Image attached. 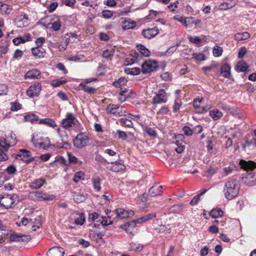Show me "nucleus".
<instances>
[{
  "label": "nucleus",
  "mask_w": 256,
  "mask_h": 256,
  "mask_svg": "<svg viewBox=\"0 0 256 256\" xmlns=\"http://www.w3.org/2000/svg\"><path fill=\"white\" fill-rule=\"evenodd\" d=\"M85 221V218L83 214H81L75 220L74 223L77 225H82Z\"/></svg>",
  "instance_id": "59"
},
{
  "label": "nucleus",
  "mask_w": 256,
  "mask_h": 256,
  "mask_svg": "<svg viewBox=\"0 0 256 256\" xmlns=\"http://www.w3.org/2000/svg\"><path fill=\"white\" fill-rule=\"evenodd\" d=\"M181 106H182V102H180V100H176L174 105V106H173V112H178L180 110Z\"/></svg>",
  "instance_id": "63"
},
{
  "label": "nucleus",
  "mask_w": 256,
  "mask_h": 256,
  "mask_svg": "<svg viewBox=\"0 0 256 256\" xmlns=\"http://www.w3.org/2000/svg\"><path fill=\"white\" fill-rule=\"evenodd\" d=\"M162 190L163 186H158L157 184H154L149 189V196H158L162 192Z\"/></svg>",
  "instance_id": "19"
},
{
  "label": "nucleus",
  "mask_w": 256,
  "mask_h": 256,
  "mask_svg": "<svg viewBox=\"0 0 256 256\" xmlns=\"http://www.w3.org/2000/svg\"><path fill=\"white\" fill-rule=\"evenodd\" d=\"M86 199V196L80 192H76L74 194V200L76 203L83 202Z\"/></svg>",
  "instance_id": "35"
},
{
  "label": "nucleus",
  "mask_w": 256,
  "mask_h": 256,
  "mask_svg": "<svg viewBox=\"0 0 256 256\" xmlns=\"http://www.w3.org/2000/svg\"><path fill=\"white\" fill-rule=\"evenodd\" d=\"M146 132L150 136L156 137V136L157 134L156 130L154 128H146Z\"/></svg>",
  "instance_id": "62"
},
{
  "label": "nucleus",
  "mask_w": 256,
  "mask_h": 256,
  "mask_svg": "<svg viewBox=\"0 0 256 256\" xmlns=\"http://www.w3.org/2000/svg\"><path fill=\"white\" fill-rule=\"evenodd\" d=\"M250 34L248 32H238L234 35V39L236 40H246L250 38Z\"/></svg>",
  "instance_id": "30"
},
{
  "label": "nucleus",
  "mask_w": 256,
  "mask_h": 256,
  "mask_svg": "<svg viewBox=\"0 0 256 256\" xmlns=\"http://www.w3.org/2000/svg\"><path fill=\"white\" fill-rule=\"evenodd\" d=\"M113 166L110 168V170L112 172H118L124 170L125 166L120 162H112Z\"/></svg>",
  "instance_id": "29"
},
{
  "label": "nucleus",
  "mask_w": 256,
  "mask_h": 256,
  "mask_svg": "<svg viewBox=\"0 0 256 256\" xmlns=\"http://www.w3.org/2000/svg\"><path fill=\"white\" fill-rule=\"evenodd\" d=\"M255 140H254L249 141L248 140H246L245 141V143L242 145V148L246 150L247 148L254 147L255 145Z\"/></svg>",
  "instance_id": "55"
},
{
  "label": "nucleus",
  "mask_w": 256,
  "mask_h": 256,
  "mask_svg": "<svg viewBox=\"0 0 256 256\" xmlns=\"http://www.w3.org/2000/svg\"><path fill=\"white\" fill-rule=\"evenodd\" d=\"M12 10V6L10 5L5 4L2 8V9L0 10V12L2 14H8Z\"/></svg>",
  "instance_id": "61"
},
{
  "label": "nucleus",
  "mask_w": 256,
  "mask_h": 256,
  "mask_svg": "<svg viewBox=\"0 0 256 256\" xmlns=\"http://www.w3.org/2000/svg\"><path fill=\"white\" fill-rule=\"evenodd\" d=\"M119 94L120 96L119 98V100L121 102H124L128 98L130 97V92L126 88H124V90H120Z\"/></svg>",
  "instance_id": "39"
},
{
  "label": "nucleus",
  "mask_w": 256,
  "mask_h": 256,
  "mask_svg": "<svg viewBox=\"0 0 256 256\" xmlns=\"http://www.w3.org/2000/svg\"><path fill=\"white\" fill-rule=\"evenodd\" d=\"M114 51L113 49L111 50H106L103 52L102 56L103 58L111 59L114 56Z\"/></svg>",
  "instance_id": "47"
},
{
  "label": "nucleus",
  "mask_w": 256,
  "mask_h": 256,
  "mask_svg": "<svg viewBox=\"0 0 256 256\" xmlns=\"http://www.w3.org/2000/svg\"><path fill=\"white\" fill-rule=\"evenodd\" d=\"M32 142L36 148L48 150L52 145L50 144V140L48 138H40V139H35L34 136L32 138Z\"/></svg>",
  "instance_id": "6"
},
{
  "label": "nucleus",
  "mask_w": 256,
  "mask_h": 256,
  "mask_svg": "<svg viewBox=\"0 0 256 256\" xmlns=\"http://www.w3.org/2000/svg\"><path fill=\"white\" fill-rule=\"evenodd\" d=\"M175 143L178 146V147L175 148V150L178 154L182 153L184 149V146L182 144V143H180L178 140H176Z\"/></svg>",
  "instance_id": "60"
},
{
  "label": "nucleus",
  "mask_w": 256,
  "mask_h": 256,
  "mask_svg": "<svg viewBox=\"0 0 256 256\" xmlns=\"http://www.w3.org/2000/svg\"><path fill=\"white\" fill-rule=\"evenodd\" d=\"M24 120L26 122H29L31 123H36L38 121V118L33 114H28L24 116Z\"/></svg>",
  "instance_id": "33"
},
{
  "label": "nucleus",
  "mask_w": 256,
  "mask_h": 256,
  "mask_svg": "<svg viewBox=\"0 0 256 256\" xmlns=\"http://www.w3.org/2000/svg\"><path fill=\"white\" fill-rule=\"evenodd\" d=\"M78 122V120L76 119L72 113H67L66 118L62 120V126L65 129L74 126Z\"/></svg>",
  "instance_id": "5"
},
{
  "label": "nucleus",
  "mask_w": 256,
  "mask_h": 256,
  "mask_svg": "<svg viewBox=\"0 0 256 256\" xmlns=\"http://www.w3.org/2000/svg\"><path fill=\"white\" fill-rule=\"evenodd\" d=\"M10 146V144L5 138H0V161H4L8 159L5 152L8 151Z\"/></svg>",
  "instance_id": "7"
},
{
  "label": "nucleus",
  "mask_w": 256,
  "mask_h": 256,
  "mask_svg": "<svg viewBox=\"0 0 256 256\" xmlns=\"http://www.w3.org/2000/svg\"><path fill=\"white\" fill-rule=\"evenodd\" d=\"M239 190L238 180L236 178L229 179L224 188V196L227 200H231L238 194Z\"/></svg>",
  "instance_id": "1"
},
{
  "label": "nucleus",
  "mask_w": 256,
  "mask_h": 256,
  "mask_svg": "<svg viewBox=\"0 0 256 256\" xmlns=\"http://www.w3.org/2000/svg\"><path fill=\"white\" fill-rule=\"evenodd\" d=\"M128 82L127 80L124 78H120L118 80H115L112 84V85L116 88H120L121 90H124L123 88L126 85Z\"/></svg>",
  "instance_id": "22"
},
{
  "label": "nucleus",
  "mask_w": 256,
  "mask_h": 256,
  "mask_svg": "<svg viewBox=\"0 0 256 256\" xmlns=\"http://www.w3.org/2000/svg\"><path fill=\"white\" fill-rule=\"evenodd\" d=\"M120 107V106L119 105L110 104L106 107V110L108 113L116 114L117 113L119 114V112H118V110Z\"/></svg>",
  "instance_id": "31"
},
{
  "label": "nucleus",
  "mask_w": 256,
  "mask_h": 256,
  "mask_svg": "<svg viewBox=\"0 0 256 256\" xmlns=\"http://www.w3.org/2000/svg\"><path fill=\"white\" fill-rule=\"evenodd\" d=\"M11 108L10 110L12 111H17L22 108V104H20L18 102H14L10 103Z\"/></svg>",
  "instance_id": "53"
},
{
  "label": "nucleus",
  "mask_w": 256,
  "mask_h": 256,
  "mask_svg": "<svg viewBox=\"0 0 256 256\" xmlns=\"http://www.w3.org/2000/svg\"><path fill=\"white\" fill-rule=\"evenodd\" d=\"M32 52L34 56L42 58L44 56L45 50L42 46H36L32 48Z\"/></svg>",
  "instance_id": "24"
},
{
  "label": "nucleus",
  "mask_w": 256,
  "mask_h": 256,
  "mask_svg": "<svg viewBox=\"0 0 256 256\" xmlns=\"http://www.w3.org/2000/svg\"><path fill=\"white\" fill-rule=\"evenodd\" d=\"M230 65L224 64L221 66L220 73L224 78H228L230 76Z\"/></svg>",
  "instance_id": "25"
},
{
  "label": "nucleus",
  "mask_w": 256,
  "mask_h": 256,
  "mask_svg": "<svg viewBox=\"0 0 256 256\" xmlns=\"http://www.w3.org/2000/svg\"><path fill=\"white\" fill-rule=\"evenodd\" d=\"M210 114L214 120H217L222 116V113L217 109L210 111Z\"/></svg>",
  "instance_id": "44"
},
{
  "label": "nucleus",
  "mask_w": 256,
  "mask_h": 256,
  "mask_svg": "<svg viewBox=\"0 0 256 256\" xmlns=\"http://www.w3.org/2000/svg\"><path fill=\"white\" fill-rule=\"evenodd\" d=\"M42 85L40 82H36L30 86L26 91V94L30 98L38 96L41 91Z\"/></svg>",
  "instance_id": "10"
},
{
  "label": "nucleus",
  "mask_w": 256,
  "mask_h": 256,
  "mask_svg": "<svg viewBox=\"0 0 256 256\" xmlns=\"http://www.w3.org/2000/svg\"><path fill=\"white\" fill-rule=\"evenodd\" d=\"M85 174H84L80 171L76 172L75 174L74 175V178H73V181L74 182H78L80 180H83L84 178Z\"/></svg>",
  "instance_id": "45"
},
{
  "label": "nucleus",
  "mask_w": 256,
  "mask_h": 256,
  "mask_svg": "<svg viewBox=\"0 0 256 256\" xmlns=\"http://www.w3.org/2000/svg\"><path fill=\"white\" fill-rule=\"evenodd\" d=\"M80 86L84 92L89 94H94L96 91V88L88 86L85 84H82V83L80 84Z\"/></svg>",
  "instance_id": "36"
},
{
  "label": "nucleus",
  "mask_w": 256,
  "mask_h": 256,
  "mask_svg": "<svg viewBox=\"0 0 256 256\" xmlns=\"http://www.w3.org/2000/svg\"><path fill=\"white\" fill-rule=\"evenodd\" d=\"M168 100L166 94L164 90H160L156 96L152 98V104H159L166 103Z\"/></svg>",
  "instance_id": "11"
},
{
  "label": "nucleus",
  "mask_w": 256,
  "mask_h": 256,
  "mask_svg": "<svg viewBox=\"0 0 256 256\" xmlns=\"http://www.w3.org/2000/svg\"><path fill=\"white\" fill-rule=\"evenodd\" d=\"M239 164L240 168L245 170H252L256 168V163L251 160L246 161L241 160L240 161Z\"/></svg>",
  "instance_id": "15"
},
{
  "label": "nucleus",
  "mask_w": 256,
  "mask_h": 256,
  "mask_svg": "<svg viewBox=\"0 0 256 256\" xmlns=\"http://www.w3.org/2000/svg\"><path fill=\"white\" fill-rule=\"evenodd\" d=\"M124 72L127 74L137 75L140 72V69L138 68H126Z\"/></svg>",
  "instance_id": "40"
},
{
  "label": "nucleus",
  "mask_w": 256,
  "mask_h": 256,
  "mask_svg": "<svg viewBox=\"0 0 256 256\" xmlns=\"http://www.w3.org/2000/svg\"><path fill=\"white\" fill-rule=\"evenodd\" d=\"M40 77V72L36 69H32L28 70L25 74L24 78L25 79H38Z\"/></svg>",
  "instance_id": "20"
},
{
  "label": "nucleus",
  "mask_w": 256,
  "mask_h": 256,
  "mask_svg": "<svg viewBox=\"0 0 256 256\" xmlns=\"http://www.w3.org/2000/svg\"><path fill=\"white\" fill-rule=\"evenodd\" d=\"M66 81V80H54L50 82V84L52 87H58L62 84H64Z\"/></svg>",
  "instance_id": "51"
},
{
  "label": "nucleus",
  "mask_w": 256,
  "mask_h": 256,
  "mask_svg": "<svg viewBox=\"0 0 256 256\" xmlns=\"http://www.w3.org/2000/svg\"><path fill=\"white\" fill-rule=\"evenodd\" d=\"M18 198V196L16 194L4 195L0 198V205L6 208H11Z\"/></svg>",
  "instance_id": "4"
},
{
  "label": "nucleus",
  "mask_w": 256,
  "mask_h": 256,
  "mask_svg": "<svg viewBox=\"0 0 256 256\" xmlns=\"http://www.w3.org/2000/svg\"><path fill=\"white\" fill-rule=\"evenodd\" d=\"M120 121L123 126H125L127 127L130 128L132 126V120L126 118H122L120 120Z\"/></svg>",
  "instance_id": "56"
},
{
  "label": "nucleus",
  "mask_w": 256,
  "mask_h": 256,
  "mask_svg": "<svg viewBox=\"0 0 256 256\" xmlns=\"http://www.w3.org/2000/svg\"><path fill=\"white\" fill-rule=\"evenodd\" d=\"M201 102V100L199 98H196L194 100V104L193 106L196 108H198V112L199 113H202L204 111L206 112V110H204L203 108H200V103Z\"/></svg>",
  "instance_id": "46"
},
{
  "label": "nucleus",
  "mask_w": 256,
  "mask_h": 256,
  "mask_svg": "<svg viewBox=\"0 0 256 256\" xmlns=\"http://www.w3.org/2000/svg\"><path fill=\"white\" fill-rule=\"evenodd\" d=\"M222 48L218 46H214L212 50L214 56L216 57L220 56L222 54Z\"/></svg>",
  "instance_id": "50"
},
{
  "label": "nucleus",
  "mask_w": 256,
  "mask_h": 256,
  "mask_svg": "<svg viewBox=\"0 0 256 256\" xmlns=\"http://www.w3.org/2000/svg\"><path fill=\"white\" fill-rule=\"evenodd\" d=\"M19 151L21 152L22 154H16L15 156V158L16 159L20 158V160H24L25 158H29L32 157V153L29 150H28L26 149H20Z\"/></svg>",
  "instance_id": "27"
},
{
  "label": "nucleus",
  "mask_w": 256,
  "mask_h": 256,
  "mask_svg": "<svg viewBox=\"0 0 256 256\" xmlns=\"http://www.w3.org/2000/svg\"><path fill=\"white\" fill-rule=\"evenodd\" d=\"M142 66V72L146 74L156 70V68L158 67V65L157 62L149 60L146 61Z\"/></svg>",
  "instance_id": "8"
},
{
  "label": "nucleus",
  "mask_w": 256,
  "mask_h": 256,
  "mask_svg": "<svg viewBox=\"0 0 256 256\" xmlns=\"http://www.w3.org/2000/svg\"><path fill=\"white\" fill-rule=\"evenodd\" d=\"M88 143V136L82 132L78 134L73 140L74 146L78 148L86 146Z\"/></svg>",
  "instance_id": "3"
},
{
  "label": "nucleus",
  "mask_w": 256,
  "mask_h": 256,
  "mask_svg": "<svg viewBox=\"0 0 256 256\" xmlns=\"http://www.w3.org/2000/svg\"><path fill=\"white\" fill-rule=\"evenodd\" d=\"M178 44L170 47L162 54L170 56L177 49Z\"/></svg>",
  "instance_id": "52"
},
{
  "label": "nucleus",
  "mask_w": 256,
  "mask_h": 256,
  "mask_svg": "<svg viewBox=\"0 0 256 256\" xmlns=\"http://www.w3.org/2000/svg\"><path fill=\"white\" fill-rule=\"evenodd\" d=\"M142 246L140 244L132 242L130 244V248L131 250L140 251L142 249Z\"/></svg>",
  "instance_id": "49"
},
{
  "label": "nucleus",
  "mask_w": 256,
  "mask_h": 256,
  "mask_svg": "<svg viewBox=\"0 0 256 256\" xmlns=\"http://www.w3.org/2000/svg\"><path fill=\"white\" fill-rule=\"evenodd\" d=\"M47 18L50 22L48 24L40 22V24L45 28H52L54 31H58L61 27V22L58 16L48 17Z\"/></svg>",
  "instance_id": "2"
},
{
  "label": "nucleus",
  "mask_w": 256,
  "mask_h": 256,
  "mask_svg": "<svg viewBox=\"0 0 256 256\" xmlns=\"http://www.w3.org/2000/svg\"><path fill=\"white\" fill-rule=\"evenodd\" d=\"M242 181L244 184L248 186L256 185V172L246 173L242 178Z\"/></svg>",
  "instance_id": "9"
},
{
  "label": "nucleus",
  "mask_w": 256,
  "mask_h": 256,
  "mask_svg": "<svg viewBox=\"0 0 256 256\" xmlns=\"http://www.w3.org/2000/svg\"><path fill=\"white\" fill-rule=\"evenodd\" d=\"M159 33V30L157 27L150 28L142 30V34L144 38L150 39L154 38Z\"/></svg>",
  "instance_id": "12"
},
{
  "label": "nucleus",
  "mask_w": 256,
  "mask_h": 256,
  "mask_svg": "<svg viewBox=\"0 0 256 256\" xmlns=\"http://www.w3.org/2000/svg\"><path fill=\"white\" fill-rule=\"evenodd\" d=\"M138 50L139 52L144 56H149L150 52L144 45L140 44L137 45Z\"/></svg>",
  "instance_id": "38"
},
{
  "label": "nucleus",
  "mask_w": 256,
  "mask_h": 256,
  "mask_svg": "<svg viewBox=\"0 0 256 256\" xmlns=\"http://www.w3.org/2000/svg\"><path fill=\"white\" fill-rule=\"evenodd\" d=\"M36 200L38 201L52 200L54 198V195L48 194L41 192L36 191L32 193Z\"/></svg>",
  "instance_id": "16"
},
{
  "label": "nucleus",
  "mask_w": 256,
  "mask_h": 256,
  "mask_svg": "<svg viewBox=\"0 0 256 256\" xmlns=\"http://www.w3.org/2000/svg\"><path fill=\"white\" fill-rule=\"evenodd\" d=\"M31 238L29 235L18 234L16 233H12L10 236L11 242H28Z\"/></svg>",
  "instance_id": "14"
},
{
  "label": "nucleus",
  "mask_w": 256,
  "mask_h": 256,
  "mask_svg": "<svg viewBox=\"0 0 256 256\" xmlns=\"http://www.w3.org/2000/svg\"><path fill=\"white\" fill-rule=\"evenodd\" d=\"M92 182L94 189L97 191H100L101 189L100 178L98 176H95L92 178Z\"/></svg>",
  "instance_id": "37"
},
{
  "label": "nucleus",
  "mask_w": 256,
  "mask_h": 256,
  "mask_svg": "<svg viewBox=\"0 0 256 256\" xmlns=\"http://www.w3.org/2000/svg\"><path fill=\"white\" fill-rule=\"evenodd\" d=\"M15 23L18 28H22L26 27L28 25V18H22L21 20L18 18L15 20Z\"/></svg>",
  "instance_id": "42"
},
{
  "label": "nucleus",
  "mask_w": 256,
  "mask_h": 256,
  "mask_svg": "<svg viewBox=\"0 0 256 256\" xmlns=\"http://www.w3.org/2000/svg\"><path fill=\"white\" fill-rule=\"evenodd\" d=\"M236 2L230 0V2H226L221 4L219 6V8L220 10H226L229 8H232L234 6Z\"/></svg>",
  "instance_id": "43"
},
{
  "label": "nucleus",
  "mask_w": 256,
  "mask_h": 256,
  "mask_svg": "<svg viewBox=\"0 0 256 256\" xmlns=\"http://www.w3.org/2000/svg\"><path fill=\"white\" fill-rule=\"evenodd\" d=\"M210 215L214 218H221L224 215V212L220 208H213L210 213Z\"/></svg>",
  "instance_id": "32"
},
{
  "label": "nucleus",
  "mask_w": 256,
  "mask_h": 256,
  "mask_svg": "<svg viewBox=\"0 0 256 256\" xmlns=\"http://www.w3.org/2000/svg\"><path fill=\"white\" fill-rule=\"evenodd\" d=\"M45 182V180L43 178L36 179L30 183V187L34 190L38 189L43 186Z\"/></svg>",
  "instance_id": "23"
},
{
  "label": "nucleus",
  "mask_w": 256,
  "mask_h": 256,
  "mask_svg": "<svg viewBox=\"0 0 256 256\" xmlns=\"http://www.w3.org/2000/svg\"><path fill=\"white\" fill-rule=\"evenodd\" d=\"M100 215L98 214L96 212H94L92 214H89L88 220L90 221H94L96 222L97 220H99L100 219Z\"/></svg>",
  "instance_id": "58"
},
{
  "label": "nucleus",
  "mask_w": 256,
  "mask_h": 256,
  "mask_svg": "<svg viewBox=\"0 0 256 256\" xmlns=\"http://www.w3.org/2000/svg\"><path fill=\"white\" fill-rule=\"evenodd\" d=\"M114 212L116 214V217L120 218H125L134 214L133 211H130L128 212L122 208H117L114 210Z\"/></svg>",
  "instance_id": "18"
},
{
  "label": "nucleus",
  "mask_w": 256,
  "mask_h": 256,
  "mask_svg": "<svg viewBox=\"0 0 256 256\" xmlns=\"http://www.w3.org/2000/svg\"><path fill=\"white\" fill-rule=\"evenodd\" d=\"M64 250L63 248L58 246H54L50 248L47 253L48 256H63Z\"/></svg>",
  "instance_id": "17"
},
{
  "label": "nucleus",
  "mask_w": 256,
  "mask_h": 256,
  "mask_svg": "<svg viewBox=\"0 0 256 256\" xmlns=\"http://www.w3.org/2000/svg\"><path fill=\"white\" fill-rule=\"evenodd\" d=\"M139 223L136 220L128 222L124 224H122L120 228L128 234H132L135 230L136 224Z\"/></svg>",
  "instance_id": "13"
},
{
  "label": "nucleus",
  "mask_w": 256,
  "mask_h": 256,
  "mask_svg": "<svg viewBox=\"0 0 256 256\" xmlns=\"http://www.w3.org/2000/svg\"><path fill=\"white\" fill-rule=\"evenodd\" d=\"M216 172V170L212 166H210L204 172V176L210 178Z\"/></svg>",
  "instance_id": "48"
},
{
  "label": "nucleus",
  "mask_w": 256,
  "mask_h": 256,
  "mask_svg": "<svg viewBox=\"0 0 256 256\" xmlns=\"http://www.w3.org/2000/svg\"><path fill=\"white\" fill-rule=\"evenodd\" d=\"M156 216V213H151L146 214L138 219H136V221L138 222L139 223H144L147 221L152 220Z\"/></svg>",
  "instance_id": "28"
},
{
  "label": "nucleus",
  "mask_w": 256,
  "mask_h": 256,
  "mask_svg": "<svg viewBox=\"0 0 256 256\" xmlns=\"http://www.w3.org/2000/svg\"><path fill=\"white\" fill-rule=\"evenodd\" d=\"M111 216H100V219L97 220L96 222H99L103 226L112 224L113 223V220H111Z\"/></svg>",
  "instance_id": "26"
},
{
  "label": "nucleus",
  "mask_w": 256,
  "mask_h": 256,
  "mask_svg": "<svg viewBox=\"0 0 256 256\" xmlns=\"http://www.w3.org/2000/svg\"><path fill=\"white\" fill-rule=\"evenodd\" d=\"M136 26V22L130 18H126L122 22V28L124 30L133 29Z\"/></svg>",
  "instance_id": "21"
},
{
  "label": "nucleus",
  "mask_w": 256,
  "mask_h": 256,
  "mask_svg": "<svg viewBox=\"0 0 256 256\" xmlns=\"http://www.w3.org/2000/svg\"><path fill=\"white\" fill-rule=\"evenodd\" d=\"M102 14L104 18H110L112 16L113 12L110 10H104L102 12Z\"/></svg>",
  "instance_id": "64"
},
{
  "label": "nucleus",
  "mask_w": 256,
  "mask_h": 256,
  "mask_svg": "<svg viewBox=\"0 0 256 256\" xmlns=\"http://www.w3.org/2000/svg\"><path fill=\"white\" fill-rule=\"evenodd\" d=\"M182 131L185 135L187 136H191L194 133V130L188 126H184L182 128Z\"/></svg>",
  "instance_id": "57"
},
{
  "label": "nucleus",
  "mask_w": 256,
  "mask_h": 256,
  "mask_svg": "<svg viewBox=\"0 0 256 256\" xmlns=\"http://www.w3.org/2000/svg\"><path fill=\"white\" fill-rule=\"evenodd\" d=\"M39 124H44L52 128H54L56 126V122L52 119L50 118H44L40 120L39 121Z\"/></svg>",
  "instance_id": "41"
},
{
  "label": "nucleus",
  "mask_w": 256,
  "mask_h": 256,
  "mask_svg": "<svg viewBox=\"0 0 256 256\" xmlns=\"http://www.w3.org/2000/svg\"><path fill=\"white\" fill-rule=\"evenodd\" d=\"M192 58H194L198 61L202 62L205 60V56L204 54L202 53H194L192 54Z\"/></svg>",
  "instance_id": "54"
},
{
  "label": "nucleus",
  "mask_w": 256,
  "mask_h": 256,
  "mask_svg": "<svg viewBox=\"0 0 256 256\" xmlns=\"http://www.w3.org/2000/svg\"><path fill=\"white\" fill-rule=\"evenodd\" d=\"M248 66L244 61L239 62L236 66V69L238 72H244L248 69Z\"/></svg>",
  "instance_id": "34"
}]
</instances>
